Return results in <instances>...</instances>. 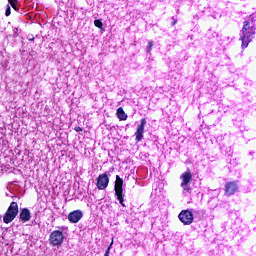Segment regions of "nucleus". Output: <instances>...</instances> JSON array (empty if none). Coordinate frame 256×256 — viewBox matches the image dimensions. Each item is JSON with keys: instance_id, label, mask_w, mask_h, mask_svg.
<instances>
[{"instance_id": "obj_6", "label": "nucleus", "mask_w": 256, "mask_h": 256, "mask_svg": "<svg viewBox=\"0 0 256 256\" xmlns=\"http://www.w3.org/2000/svg\"><path fill=\"white\" fill-rule=\"evenodd\" d=\"M96 185L100 191H103V189H107L109 185V176H107L106 173L100 174L97 178Z\"/></svg>"}, {"instance_id": "obj_5", "label": "nucleus", "mask_w": 256, "mask_h": 256, "mask_svg": "<svg viewBox=\"0 0 256 256\" xmlns=\"http://www.w3.org/2000/svg\"><path fill=\"white\" fill-rule=\"evenodd\" d=\"M63 239H65L63 232L59 230H54L50 233L49 243L53 247H59L60 245H63Z\"/></svg>"}, {"instance_id": "obj_18", "label": "nucleus", "mask_w": 256, "mask_h": 256, "mask_svg": "<svg viewBox=\"0 0 256 256\" xmlns=\"http://www.w3.org/2000/svg\"><path fill=\"white\" fill-rule=\"evenodd\" d=\"M112 245H113V243H111V244L109 245V247L107 248V250H106L104 256H109V254L111 253V246H112Z\"/></svg>"}, {"instance_id": "obj_14", "label": "nucleus", "mask_w": 256, "mask_h": 256, "mask_svg": "<svg viewBox=\"0 0 256 256\" xmlns=\"http://www.w3.org/2000/svg\"><path fill=\"white\" fill-rule=\"evenodd\" d=\"M9 3L15 11H19V6H17V0H11V1H9Z\"/></svg>"}, {"instance_id": "obj_13", "label": "nucleus", "mask_w": 256, "mask_h": 256, "mask_svg": "<svg viewBox=\"0 0 256 256\" xmlns=\"http://www.w3.org/2000/svg\"><path fill=\"white\" fill-rule=\"evenodd\" d=\"M181 187L183 189L184 195L187 193L191 194V186H189V184H185V185L181 184Z\"/></svg>"}, {"instance_id": "obj_11", "label": "nucleus", "mask_w": 256, "mask_h": 256, "mask_svg": "<svg viewBox=\"0 0 256 256\" xmlns=\"http://www.w3.org/2000/svg\"><path fill=\"white\" fill-rule=\"evenodd\" d=\"M181 185H189L190 181H193V175L191 174V172H184L181 176Z\"/></svg>"}, {"instance_id": "obj_2", "label": "nucleus", "mask_w": 256, "mask_h": 256, "mask_svg": "<svg viewBox=\"0 0 256 256\" xmlns=\"http://www.w3.org/2000/svg\"><path fill=\"white\" fill-rule=\"evenodd\" d=\"M17 215H19V204H17V202H12L4 214V223H11V221H13Z\"/></svg>"}, {"instance_id": "obj_20", "label": "nucleus", "mask_w": 256, "mask_h": 256, "mask_svg": "<svg viewBox=\"0 0 256 256\" xmlns=\"http://www.w3.org/2000/svg\"><path fill=\"white\" fill-rule=\"evenodd\" d=\"M76 131H83V129H81V127L76 128Z\"/></svg>"}, {"instance_id": "obj_21", "label": "nucleus", "mask_w": 256, "mask_h": 256, "mask_svg": "<svg viewBox=\"0 0 256 256\" xmlns=\"http://www.w3.org/2000/svg\"><path fill=\"white\" fill-rule=\"evenodd\" d=\"M33 39H35V38H30L29 41H33Z\"/></svg>"}, {"instance_id": "obj_1", "label": "nucleus", "mask_w": 256, "mask_h": 256, "mask_svg": "<svg viewBox=\"0 0 256 256\" xmlns=\"http://www.w3.org/2000/svg\"><path fill=\"white\" fill-rule=\"evenodd\" d=\"M255 30V23L244 21L242 35L240 36V40L242 41V49H247V47H249V43L253 41Z\"/></svg>"}, {"instance_id": "obj_22", "label": "nucleus", "mask_w": 256, "mask_h": 256, "mask_svg": "<svg viewBox=\"0 0 256 256\" xmlns=\"http://www.w3.org/2000/svg\"><path fill=\"white\" fill-rule=\"evenodd\" d=\"M33 39H35V38H30L29 41H33Z\"/></svg>"}, {"instance_id": "obj_19", "label": "nucleus", "mask_w": 256, "mask_h": 256, "mask_svg": "<svg viewBox=\"0 0 256 256\" xmlns=\"http://www.w3.org/2000/svg\"><path fill=\"white\" fill-rule=\"evenodd\" d=\"M250 19H251L252 23H255V18L253 17V15H250Z\"/></svg>"}, {"instance_id": "obj_15", "label": "nucleus", "mask_w": 256, "mask_h": 256, "mask_svg": "<svg viewBox=\"0 0 256 256\" xmlns=\"http://www.w3.org/2000/svg\"><path fill=\"white\" fill-rule=\"evenodd\" d=\"M94 25L98 27V29H103V22L99 19L94 21Z\"/></svg>"}, {"instance_id": "obj_3", "label": "nucleus", "mask_w": 256, "mask_h": 256, "mask_svg": "<svg viewBox=\"0 0 256 256\" xmlns=\"http://www.w3.org/2000/svg\"><path fill=\"white\" fill-rule=\"evenodd\" d=\"M114 191L120 205H122V207H125V195H123V180L121 179V177H119V175L116 176Z\"/></svg>"}, {"instance_id": "obj_8", "label": "nucleus", "mask_w": 256, "mask_h": 256, "mask_svg": "<svg viewBox=\"0 0 256 256\" xmlns=\"http://www.w3.org/2000/svg\"><path fill=\"white\" fill-rule=\"evenodd\" d=\"M83 219V211L81 210H74L68 214V221L70 223H79Z\"/></svg>"}, {"instance_id": "obj_23", "label": "nucleus", "mask_w": 256, "mask_h": 256, "mask_svg": "<svg viewBox=\"0 0 256 256\" xmlns=\"http://www.w3.org/2000/svg\"><path fill=\"white\" fill-rule=\"evenodd\" d=\"M8 1H11V0H8Z\"/></svg>"}, {"instance_id": "obj_17", "label": "nucleus", "mask_w": 256, "mask_h": 256, "mask_svg": "<svg viewBox=\"0 0 256 256\" xmlns=\"http://www.w3.org/2000/svg\"><path fill=\"white\" fill-rule=\"evenodd\" d=\"M5 15L6 17H9V15H11V6L7 5Z\"/></svg>"}, {"instance_id": "obj_9", "label": "nucleus", "mask_w": 256, "mask_h": 256, "mask_svg": "<svg viewBox=\"0 0 256 256\" xmlns=\"http://www.w3.org/2000/svg\"><path fill=\"white\" fill-rule=\"evenodd\" d=\"M19 218L22 223L31 221V210H29V208H22L20 210Z\"/></svg>"}, {"instance_id": "obj_16", "label": "nucleus", "mask_w": 256, "mask_h": 256, "mask_svg": "<svg viewBox=\"0 0 256 256\" xmlns=\"http://www.w3.org/2000/svg\"><path fill=\"white\" fill-rule=\"evenodd\" d=\"M151 49H153V41H148L147 53H151Z\"/></svg>"}, {"instance_id": "obj_4", "label": "nucleus", "mask_w": 256, "mask_h": 256, "mask_svg": "<svg viewBox=\"0 0 256 256\" xmlns=\"http://www.w3.org/2000/svg\"><path fill=\"white\" fill-rule=\"evenodd\" d=\"M193 213H197V210H182L178 215V219L179 221H181V223H183V225H191V223H193L194 220Z\"/></svg>"}, {"instance_id": "obj_10", "label": "nucleus", "mask_w": 256, "mask_h": 256, "mask_svg": "<svg viewBox=\"0 0 256 256\" xmlns=\"http://www.w3.org/2000/svg\"><path fill=\"white\" fill-rule=\"evenodd\" d=\"M237 183L235 182H227L225 184V195H233L235 191H237Z\"/></svg>"}, {"instance_id": "obj_7", "label": "nucleus", "mask_w": 256, "mask_h": 256, "mask_svg": "<svg viewBox=\"0 0 256 256\" xmlns=\"http://www.w3.org/2000/svg\"><path fill=\"white\" fill-rule=\"evenodd\" d=\"M145 125H147V120L145 118L141 119L140 125H138L135 132L136 141L143 140V133H145Z\"/></svg>"}, {"instance_id": "obj_12", "label": "nucleus", "mask_w": 256, "mask_h": 256, "mask_svg": "<svg viewBox=\"0 0 256 256\" xmlns=\"http://www.w3.org/2000/svg\"><path fill=\"white\" fill-rule=\"evenodd\" d=\"M117 117L120 121H127V114L125 113V110H123V107L117 109Z\"/></svg>"}]
</instances>
